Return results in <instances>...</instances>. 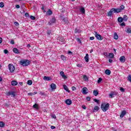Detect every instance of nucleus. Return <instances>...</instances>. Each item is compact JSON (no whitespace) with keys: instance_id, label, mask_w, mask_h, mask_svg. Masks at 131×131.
Here are the masks:
<instances>
[{"instance_id":"obj_1","label":"nucleus","mask_w":131,"mask_h":131,"mask_svg":"<svg viewBox=\"0 0 131 131\" xmlns=\"http://www.w3.org/2000/svg\"><path fill=\"white\" fill-rule=\"evenodd\" d=\"M19 63L20 65H22V66L26 67V66H28V65H30V61L27 59H23L20 61Z\"/></svg>"},{"instance_id":"obj_2","label":"nucleus","mask_w":131,"mask_h":131,"mask_svg":"<svg viewBox=\"0 0 131 131\" xmlns=\"http://www.w3.org/2000/svg\"><path fill=\"white\" fill-rule=\"evenodd\" d=\"M109 103H107L106 104H102L101 105V108L102 110V111H103V112H106V111H107L108 110V109H109Z\"/></svg>"},{"instance_id":"obj_3","label":"nucleus","mask_w":131,"mask_h":131,"mask_svg":"<svg viewBox=\"0 0 131 131\" xmlns=\"http://www.w3.org/2000/svg\"><path fill=\"white\" fill-rule=\"evenodd\" d=\"M95 36L98 40H103L104 37L102 36V35L98 34V32L95 31Z\"/></svg>"},{"instance_id":"obj_4","label":"nucleus","mask_w":131,"mask_h":131,"mask_svg":"<svg viewBox=\"0 0 131 131\" xmlns=\"http://www.w3.org/2000/svg\"><path fill=\"white\" fill-rule=\"evenodd\" d=\"M8 68L11 73L15 71V67L14 66V65H13V64H9L8 65Z\"/></svg>"},{"instance_id":"obj_5","label":"nucleus","mask_w":131,"mask_h":131,"mask_svg":"<svg viewBox=\"0 0 131 131\" xmlns=\"http://www.w3.org/2000/svg\"><path fill=\"white\" fill-rule=\"evenodd\" d=\"M57 41L59 43H65V39L63 37H58L57 38Z\"/></svg>"},{"instance_id":"obj_6","label":"nucleus","mask_w":131,"mask_h":131,"mask_svg":"<svg viewBox=\"0 0 131 131\" xmlns=\"http://www.w3.org/2000/svg\"><path fill=\"white\" fill-rule=\"evenodd\" d=\"M118 94V93H117L116 92L113 91L110 93L109 97L111 99H112V98H114V96H117Z\"/></svg>"},{"instance_id":"obj_7","label":"nucleus","mask_w":131,"mask_h":131,"mask_svg":"<svg viewBox=\"0 0 131 131\" xmlns=\"http://www.w3.org/2000/svg\"><path fill=\"white\" fill-rule=\"evenodd\" d=\"M81 92L84 94V95H86L89 93V89L85 87L83 88Z\"/></svg>"},{"instance_id":"obj_8","label":"nucleus","mask_w":131,"mask_h":131,"mask_svg":"<svg viewBox=\"0 0 131 131\" xmlns=\"http://www.w3.org/2000/svg\"><path fill=\"white\" fill-rule=\"evenodd\" d=\"M7 96H11V97H12V98H14V97H15V96H16V95L15 94L14 92H9L7 93Z\"/></svg>"},{"instance_id":"obj_9","label":"nucleus","mask_w":131,"mask_h":131,"mask_svg":"<svg viewBox=\"0 0 131 131\" xmlns=\"http://www.w3.org/2000/svg\"><path fill=\"white\" fill-rule=\"evenodd\" d=\"M55 22H56V18L55 17H53L48 22V24L49 25H52V24H54Z\"/></svg>"},{"instance_id":"obj_10","label":"nucleus","mask_w":131,"mask_h":131,"mask_svg":"<svg viewBox=\"0 0 131 131\" xmlns=\"http://www.w3.org/2000/svg\"><path fill=\"white\" fill-rule=\"evenodd\" d=\"M112 11H113L114 13H120L121 12L119 8H112Z\"/></svg>"},{"instance_id":"obj_11","label":"nucleus","mask_w":131,"mask_h":131,"mask_svg":"<svg viewBox=\"0 0 131 131\" xmlns=\"http://www.w3.org/2000/svg\"><path fill=\"white\" fill-rule=\"evenodd\" d=\"M119 60L121 63H124L125 62V56H122L120 57Z\"/></svg>"},{"instance_id":"obj_12","label":"nucleus","mask_w":131,"mask_h":131,"mask_svg":"<svg viewBox=\"0 0 131 131\" xmlns=\"http://www.w3.org/2000/svg\"><path fill=\"white\" fill-rule=\"evenodd\" d=\"M126 114V111L123 110V111L121 112V114H120V117L121 118H123V117H124V115H125Z\"/></svg>"},{"instance_id":"obj_13","label":"nucleus","mask_w":131,"mask_h":131,"mask_svg":"<svg viewBox=\"0 0 131 131\" xmlns=\"http://www.w3.org/2000/svg\"><path fill=\"white\" fill-rule=\"evenodd\" d=\"M50 86H51V89L52 91L56 90V89L57 88V85H56V84H54V83H52L51 84Z\"/></svg>"},{"instance_id":"obj_14","label":"nucleus","mask_w":131,"mask_h":131,"mask_svg":"<svg viewBox=\"0 0 131 131\" xmlns=\"http://www.w3.org/2000/svg\"><path fill=\"white\" fill-rule=\"evenodd\" d=\"M66 103L67 105H71V104H72V100H71V99H68L66 100Z\"/></svg>"},{"instance_id":"obj_15","label":"nucleus","mask_w":131,"mask_h":131,"mask_svg":"<svg viewBox=\"0 0 131 131\" xmlns=\"http://www.w3.org/2000/svg\"><path fill=\"white\" fill-rule=\"evenodd\" d=\"M61 19L62 20V21H63V22L66 24H68V19H67V18H64V17H61Z\"/></svg>"},{"instance_id":"obj_16","label":"nucleus","mask_w":131,"mask_h":131,"mask_svg":"<svg viewBox=\"0 0 131 131\" xmlns=\"http://www.w3.org/2000/svg\"><path fill=\"white\" fill-rule=\"evenodd\" d=\"M53 14V11L51 9H49L48 11L46 12V15L47 16H50V15H52Z\"/></svg>"},{"instance_id":"obj_17","label":"nucleus","mask_w":131,"mask_h":131,"mask_svg":"<svg viewBox=\"0 0 131 131\" xmlns=\"http://www.w3.org/2000/svg\"><path fill=\"white\" fill-rule=\"evenodd\" d=\"M85 61L88 62H89L90 58H89V54H86L85 56L84 57Z\"/></svg>"},{"instance_id":"obj_18","label":"nucleus","mask_w":131,"mask_h":131,"mask_svg":"<svg viewBox=\"0 0 131 131\" xmlns=\"http://www.w3.org/2000/svg\"><path fill=\"white\" fill-rule=\"evenodd\" d=\"M112 13H114V11H112V8L111 9V10L107 13V16L108 17H111L112 16Z\"/></svg>"},{"instance_id":"obj_19","label":"nucleus","mask_w":131,"mask_h":131,"mask_svg":"<svg viewBox=\"0 0 131 131\" xmlns=\"http://www.w3.org/2000/svg\"><path fill=\"white\" fill-rule=\"evenodd\" d=\"M60 75L63 78H67V77L66 76V75H65V74H64V72L63 71L60 72Z\"/></svg>"},{"instance_id":"obj_20","label":"nucleus","mask_w":131,"mask_h":131,"mask_svg":"<svg viewBox=\"0 0 131 131\" xmlns=\"http://www.w3.org/2000/svg\"><path fill=\"white\" fill-rule=\"evenodd\" d=\"M105 74H107V75H110L111 74V71L110 70H106L105 71Z\"/></svg>"},{"instance_id":"obj_21","label":"nucleus","mask_w":131,"mask_h":131,"mask_svg":"<svg viewBox=\"0 0 131 131\" xmlns=\"http://www.w3.org/2000/svg\"><path fill=\"white\" fill-rule=\"evenodd\" d=\"M80 11L82 14H84L85 13V10L84 9V8L82 7L80 9Z\"/></svg>"},{"instance_id":"obj_22","label":"nucleus","mask_w":131,"mask_h":131,"mask_svg":"<svg viewBox=\"0 0 131 131\" xmlns=\"http://www.w3.org/2000/svg\"><path fill=\"white\" fill-rule=\"evenodd\" d=\"M63 89L65 91H66L68 93H70V91H69V89H68V87H67L66 85H63Z\"/></svg>"},{"instance_id":"obj_23","label":"nucleus","mask_w":131,"mask_h":131,"mask_svg":"<svg viewBox=\"0 0 131 131\" xmlns=\"http://www.w3.org/2000/svg\"><path fill=\"white\" fill-rule=\"evenodd\" d=\"M12 85L15 86L18 84V82L16 81H11Z\"/></svg>"},{"instance_id":"obj_24","label":"nucleus","mask_w":131,"mask_h":131,"mask_svg":"<svg viewBox=\"0 0 131 131\" xmlns=\"http://www.w3.org/2000/svg\"><path fill=\"white\" fill-rule=\"evenodd\" d=\"M13 52H14V53L15 54H19V50H18L17 48H13Z\"/></svg>"},{"instance_id":"obj_25","label":"nucleus","mask_w":131,"mask_h":131,"mask_svg":"<svg viewBox=\"0 0 131 131\" xmlns=\"http://www.w3.org/2000/svg\"><path fill=\"white\" fill-rule=\"evenodd\" d=\"M93 95L94 96H95V97H97V96H98V95H99V92H98V91L94 90L93 91Z\"/></svg>"},{"instance_id":"obj_26","label":"nucleus","mask_w":131,"mask_h":131,"mask_svg":"<svg viewBox=\"0 0 131 131\" xmlns=\"http://www.w3.org/2000/svg\"><path fill=\"white\" fill-rule=\"evenodd\" d=\"M114 39H118V35H117V33H114Z\"/></svg>"},{"instance_id":"obj_27","label":"nucleus","mask_w":131,"mask_h":131,"mask_svg":"<svg viewBox=\"0 0 131 131\" xmlns=\"http://www.w3.org/2000/svg\"><path fill=\"white\" fill-rule=\"evenodd\" d=\"M43 80H47L49 81V80H51V77L45 76H44Z\"/></svg>"},{"instance_id":"obj_28","label":"nucleus","mask_w":131,"mask_h":131,"mask_svg":"<svg viewBox=\"0 0 131 131\" xmlns=\"http://www.w3.org/2000/svg\"><path fill=\"white\" fill-rule=\"evenodd\" d=\"M108 57H110V58H111V59L114 58V54H113V53H109Z\"/></svg>"},{"instance_id":"obj_29","label":"nucleus","mask_w":131,"mask_h":131,"mask_svg":"<svg viewBox=\"0 0 131 131\" xmlns=\"http://www.w3.org/2000/svg\"><path fill=\"white\" fill-rule=\"evenodd\" d=\"M33 108L36 109V110H38V105L37 104H35L33 105Z\"/></svg>"},{"instance_id":"obj_30","label":"nucleus","mask_w":131,"mask_h":131,"mask_svg":"<svg viewBox=\"0 0 131 131\" xmlns=\"http://www.w3.org/2000/svg\"><path fill=\"white\" fill-rule=\"evenodd\" d=\"M118 21L119 23H121L123 21V18L121 17H120L118 18Z\"/></svg>"},{"instance_id":"obj_31","label":"nucleus","mask_w":131,"mask_h":131,"mask_svg":"<svg viewBox=\"0 0 131 131\" xmlns=\"http://www.w3.org/2000/svg\"><path fill=\"white\" fill-rule=\"evenodd\" d=\"M83 78L85 81H88V80H89V78H88V76H86V75H84L83 76Z\"/></svg>"},{"instance_id":"obj_32","label":"nucleus","mask_w":131,"mask_h":131,"mask_svg":"<svg viewBox=\"0 0 131 131\" xmlns=\"http://www.w3.org/2000/svg\"><path fill=\"white\" fill-rule=\"evenodd\" d=\"M61 59H62L63 61H65L66 60V56L62 55L60 57Z\"/></svg>"},{"instance_id":"obj_33","label":"nucleus","mask_w":131,"mask_h":131,"mask_svg":"<svg viewBox=\"0 0 131 131\" xmlns=\"http://www.w3.org/2000/svg\"><path fill=\"white\" fill-rule=\"evenodd\" d=\"M36 94H37V93H36V92L29 93L28 94V95L29 96H34V95H36Z\"/></svg>"},{"instance_id":"obj_34","label":"nucleus","mask_w":131,"mask_h":131,"mask_svg":"<svg viewBox=\"0 0 131 131\" xmlns=\"http://www.w3.org/2000/svg\"><path fill=\"white\" fill-rule=\"evenodd\" d=\"M4 126H5V123L0 121V127H4Z\"/></svg>"},{"instance_id":"obj_35","label":"nucleus","mask_w":131,"mask_h":131,"mask_svg":"<svg viewBox=\"0 0 131 131\" xmlns=\"http://www.w3.org/2000/svg\"><path fill=\"white\" fill-rule=\"evenodd\" d=\"M95 111H96V112L99 111V106H94V108Z\"/></svg>"},{"instance_id":"obj_36","label":"nucleus","mask_w":131,"mask_h":131,"mask_svg":"<svg viewBox=\"0 0 131 131\" xmlns=\"http://www.w3.org/2000/svg\"><path fill=\"white\" fill-rule=\"evenodd\" d=\"M120 11H122V10H124V5H121L120 7Z\"/></svg>"},{"instance_id":"obj_37","label":"nucleus","mask_w":131,"mask_h":131,"mask_svg":"<svg viewBox=\"0 0 131 131\" xmlns=\"http://www.w3.org/2000/svg\"><path fill=\"white\" fill-rule=\"evenodd\" d=\"M27 84L29 85H31V84H32V80H28V82H27Z\"/></svg>"},{"instance_id":"obj_38","label":"nucleus","mask_w":131,"mask_h":131,"mask_svg":"<svg viewBox=\"0 0 131 131\" xmlns=\"http://www.w3.org/2000/svg\"><path fill=\"white\" fill-rule=\"evenodd\" d=\"M123 20H124V21H126L127 20V16L126 15H124L123 16Z\"/></svg>"},{"instance_id":"obj_39","label":"nucleus","mask_w":131,"mask_h":131,"mask_svg":"<svg viewBox=\"0 0 131 131\" xmlns=\"http://www.w3.org/2000/svg\"><path fill=\"white\" fill-rule=\"evenodd\" d=\"M5 7V4L3 2L0 3V8H4Z\"/></svg>"},{"instance_id":"obj_40","label":"nucleus","mask_w":131,"mask_h":131,"mask_svg":"<svg viewBox=\"0 0 131 131\" xmlns=\"http://www.w3.org/2000/svg\"><path fill=\"white\" fill-rule=\"evenodd\" d=\"M126 32L127 33H131V29L130 28L127 29Z\"/></svg>"},{"instance_id":"obj_41","label":"nucleus","mask_w":131,"mask_h":131,"mask_svg":"<svg viewBox=\"0 0 131 131\" xmlns=\"http://www.w3.org/2000/svg\"><path fill=\"white\" fill-rule=\"evenodd\" d=\"M127 80H128V81H129L130 82H131V75H129L128 77H127Z\"/></svg>"},{"instance_id":"obj_42","label":"nucleus","mask_w":131,"mask_h":131,"mask_svg":"<svg viewBox=\"0 0 131 131\" xmlns=\"http://www.w3.org/2000/svg\"><path fill=\"white\" fill-rule=\"evenodd\" d=\"M51 116L52 118H54V119H56V115H55V114L51 115Z\"/></svg>"},{"instance_id":"obj_43","label":"nucleus","mask_w":131,"mask_h":131,"mask_svg":"<svg viewBox=\"0 0 131 131\" xmlns=\"http://www.w3.org/2000/svg\"><path fill=\"white\" fill-rule=\"evenodd\" d=\"M120 91L122 92V93H124V89L122 88H120Z\"/></svg>"},{"instance_id":"obj_44","label":"nucleus","mask_w":131,"mask_h":131,"mask_svg":"<svg viewBox=\"0 0 131 131\" xmlns=\"http://www.w3.org/2000/svg\"><path fill=\"white\" fill-rule=\"evenodd\" d=\"M101 81H102V78H99L97 82L98 83H100V82H101Z\"/></svg>"},{"instance_id":"obj_45","label":"nucleus","mask_w":131,"mask_h":131,"mask_svg":"<svg viewBox=\"0 0 131 131\" xmlns=\"http://www.w3.org/2000/svg\"><path fill=\"white\" fill-rule=\"evenodd\" d=\"M30 18H31V20H35V16L31 15Z\"/></svg>"},{"instance_id":"obj_46","label":"nucleus","mask_w":131,"mask_h":131,"mask_svg":"<svg viewBox=\"0 0 131 131\" xmlns=\"http://www.w3.org/2000/svg\"><path fill=\"white\" fill-rule=\"evenodd\" d=\"M75 33H79L80 31L77 29H75Z\"/></svg>"},{"instance_id":"obj_47","label":"nucleus","mask_w":131,"mask_h":131,"mask_svg":"<svg viewBox=\"0 0 131 131\" xmlns=\"http://www.w3.org/2000/svg\"><path fill=\"white\" fill-rule=\"evenodd\" d=\"M120 26H121L122 27H123V26H125V24L124 23H122L120 24Z\"/></svg>"},{"instance_id":"obj_48","label":"nucleus","mask_w":131,"mask_h":131,"mask_svg":"<svg viewBox=\"0 0 131 131\" xmlns=\"http://www.w3.org/2000/svg\"><path fill=\"white\" fill-rule=\"evenodd\" d=\"M103 55H104V56H105L106 57H108V53H107V52H104V53H103Z\"/></svg>"},{"instance_id":"obj_49","label":"nucleus","mask_w":131,"mask_h":131,"mask_svg":"<svg viewBox=\"0 0 131 131\" xmlns=\"http://www.w3.org/2000/svg\"><path fill=\"white\" fill-rule=\"evenodd\" d=\"M93 101H94V102H95L96 103H99V100H98V99H94L93 100Z\"/></svg>"},{"instance_id":"obj_50","label":"nucleus","mask_w":131,"mask_h":131,"mask_svg":"<svg viewBox=\"0 0 131 131\" xmlns=\"http://www.w3.org/2000/svg\"><path fill=\"white\" fill-rule=\"evenodd\" d=\"M10 43L11 45H14L15 43V41H14V40H11L10 41Z\"/></svg>"},{"instance_id":"obj_51","label":"nucleus","mask_w":131,"mask_h":131,"mask_svg":"<svg viewBox=\"0 0 131 131\" xmlns=\"http://www.w3.org/2000/svg\"><path fill=\"white\" fill-rule=\"evenodd\" d=\"M25 17H29V14L27 12L25 14Z\"/></svg>"},{"instance_id":"obj_52","label":"nucleus","mask_w":131,"mask_h":131,"mask_svg":"<svg viewBox=\"0 0 131 131\" xmlns=\"http://www.w3.org/2000/svg\"><path fill=\"white\" fill-rule=\"evenodd\" d=\"M90 40H94V39H95V37L94 36L90 37Z\"/></svg>"},{"instance_id":"obj_53","label":"nucleus","mask_w":131,"mask_h":131,"mask_svg":"<svg viewBox=\"0 0 131 131\" xmlns=\"http://www.w3.org/2000/svg\"><path fill=\"white\" fill-rule=\"evenodd\" d=\"M14 25H15L16 26H19V23H18V22L15 21V22H14Z\"/></svg>"},{"instance_id":"obj_54","label":"nucleus","mask_w":131,"mask_h":131,"mask_svg":"<svg viewBox=\"0 0 131 131\" xmlns=\"http://www.w3.org/2000/svg\"><path fill=\"white\" fill-rule=\"evenodd\" d=\"M55 128H56V127L55 126H51V129H55Z\"/></svg>"},{"instance_id":"obj_55","label":"nucleus","mask_w":131,"mask_h":131,"mask_svg":"<svg viewBox=\"0 0 131 131\" xmlns=\"http://www.w3.org/2000/svg\"><path fill=\"white\" fill-rule=\"evenodd\" d=\"M47 34H48V35H51V34H52V32H51V31H49L47 32Z\"/></svg>"},{"instance_id":"obj_56","label":"nucleus","mask_w":131,"mask_h":131,"mask_svg":"<svg viewBox=\"0 0 131 131\" xmlns=\"http://www.w3.org/2000/svg\"><path fill=\"white\" fill-rule=\"evenodd\" d=\"M77 67H79V68L82 67V65L80 64H77Z\"/></svg>"},{"instance_id":"obj_57","label":"nucleus","mask_w":131,"mask_h":131,"mask_svg":"<svg viewBox=\"0 0 131 131\" xmlns=\"http://www.w3.org/2000/svg\"><path fill=\"white\" fill-rule=\"evenodd\" d=\"M77 41H78L79 42H80V43H81V40H80V39L79 38H77Z\"/></svg>"},{"instance_id":"obj_58","label":"nucleus","mask_w":131,"mask_h":131,"mask_svg":"<svg viewBox=\"0 0 131 131\" xmlns=\"http://www.w3.org/2000/svg\"><path fill=\"white\" fill-rule=\"evenodd\" d=\"M86 100H87L88 101H91V97H86Z\"/></svg>"},{"instance_id":"obj_59","label":"nucleus","mask_w":131,"mask_h":131,"mask_svg":"<svg viewBox=\"0 0 131 131\" xmlns=\"http://www.w3.org/2000/svg\"><path fill=\"white\" fill-rule=\"evenodd\" d=\"M82 107L83 109H84V110H85L86 109V107H85V105H82Z\"/></svg>"},{"instance_id":"obj_60","label":"nucleus","mask_w":131,"mask_h":131,"mask_svg":"<svg viewBox=\"0 0 131 131\" xmlns=\"http://www.w3.org/2000/svg\"><path fill=\"white\" fill-rule=\"evenodd\" d=\"M40 95H41V96H44L45 95V93L40 92Z\"/></svg>"},{"instance_id":"obj_61","label":"nucleus","mask_w":131,"mask_h":131,"mask_svg":"<svg viewBox=\"0 0 131 131\" xmlns=\"http://www.w3.org/2000/svg\"><path fill=\"white\" fill-rule=\"evenodd\" d=\"M16 9H19V8H20V5H17L16 6Z\"/></svg>"},{"instance_id":"obj_62","label":"nucleus","mask_w":131,"mask_h":131,"mask_svg":"<svg viewBox=\"0 0 131 131\" xmlns=\"http://www.w3.org/2000/svg\"><path fill=\"white\" fill-rule=\"evenodd\" d=\"M8 50H7V49H5V50H4V53H5V54H7V53H8Z\"/></svg>"},{"instance_id":"obj_63","label":"nucleus","mask_w":131,"mask_h":131,"mask_svg":"<svg viewBox=\"0 0 131 131\" xmlns=\"http://www.w3.org/2000/svg\"><path fill=\"white\" fill-rule=\"evenodd\" d=\"M69 55H72L73 53L71 51H68Z\"/></svg>"},{"instance_id":"obj_64","label":"nucleus","mask_w":131,"mask_h":131,"mask_svg":"<svg viewBox=\"0 0 131 131\" xmlns=\"http://www.w3.org/2000/svg\"><path fill=\"white\" fill-rule=\"evenodd\" d=\"M113 60L112 59H108V62H110V63H111L112 62H113Z\"/></svg>"}]
</instances>
